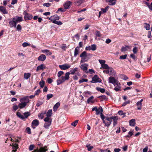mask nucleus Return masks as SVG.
<instances>
[{"instance_id": "21", "label": "nucleus", "mask_w": 152, "mask_h": 152, "mask_svg": "<svg viewBox=\"0 0 152 152\" xmlns=\"http://www.w3.org/2000/svg\"><path fill=\"white\" fill-rule=\"evenodd\" d=\"M132 46H126L125 47H123L121 49V51L122 52H125L128 49H130L131 48Z\"/></svg>"}, {"instance_id": "46", "label": "nucleus", "mask_w": 152, "mask_h": 152, "mask_svg": "<svg viewBox=\"0 0 152 152\" xmlns=\"http://www.w3.org/2000/svg\"><path fill=\"white\" fill-rule=\"evenodd\" d=\"M102 66V67L103 68L105 69H108V68H109L110 67H109V66L107 64H105L102 65V66Z\"/></svg>"}, {"instance_id": "43", "label": "nucleus", "mask_w": 152, "mask_h": 152, "mask_svg": "<svg viewBox=\"0 0 152 152\" xmlns=\"http://www.w3.org/2000/svg\"><path fill=\"white\" fill-rule=\"evenodd\" d=\"M86 146L88 148V151H91L93 148V147L90 146V144H87Z\"/></svg>"}, {"instance_id": "40", "label": "nucleus", "mask_w": 152, "mask_h": 152, "mask_svg": "<svg viewBox=\"0 0 152 152\" xmlns=\"http://www.w3.org/2000/svg\"><path fill=\"white\" fill-rule=\"evenodd\" d=\"M144 25H145L144 27L147 30H149L150 28V25L146 23H145Z\"/></svg>"}, {"instance_id": "49", "label": "nucleus", "mask_w": 152, "mask_h": 152, "mask_svg": "<svg viewBox=\"0 0 152 152\" xmlns=\"http://www.w3.org/2000/svg\"><path fill=\"white\" fill-rule=\"evenodd\" d=\"M61 48L64 50H66V48H67V47L66 44H63L61 46Z\"/></svg>"}, {"instance_id": "57", "label": "nucleus", "mask_w": 152, "mask_h": 152, "mask_svg": "<svg viewBox=\"0 0 152 152\" xmlns=\"http://www.w3.org/2000/svg\"><path fill=\"white\" fill-rule=\"evenodd\" d=\"M128 134L129 135H126V137H129L130 136H132L133 135V131H130L128 133Z\"/></svg>"}, {"instance_id": "1", "label": "nucleus", "mask_w": 152, "mask_h": 152, "mask_svg": "<svg viewBox=\"0 0 152 152\" xmlns=\"http://www.w3.org/2000/svg\"><path fill=\"white\" fill-rule=\"evenodd\" d=\"M92 55L90 53L87 54L86 51H84L80 55L81 59L80 63H83L87 61L90 58L89 56H91Z\"/></svg>"}, {"instance_id": "60", "label": "nucleus", "mask_w": 152, "mask_h": 152, "mask_svg": "<svg viewBox=\"0 0 152 152\" xmlns=\"http://www.w3.org/2000/svg\"><path fill=\"white\" fill-rule=\"evenodd\" d=\"M34 148V146L33 145H30L29 148V149L30 151L32 150Z\"/></svg>"}, {"instance_id": "7", "label": "nucleus", "mask_w": 152, "mask_h": 152, "mask_svg": "<svg viewBox=\"0 0 152 152\" xmlns=\"http://www.w3.org/2000/svg\"><path fill=\"white\" fill-rule=\"evenodd\" d=\"M59 67L61 70H66L70 67L71 66L69 64H64L59 65Z\"/></svg>"}, {"instance_id": "51", "label": "nucleus", "mask_w": 152, "mask_h": 152, "mask_svg": "<svg viewBox=\"0 0 152 152\" xmlns=\"http://www.w3.org/2000/svg\"><path fill=\"white\" fill-rule=\"evenodd\" d=\"M53 96V95L52 94H48L47 95V99L48 100L50 98L52 97Z\"/></svg>"}, {"instance_id": "52", "label": "nucleus", "mask_w": 152, "mask_h": 152, "mask_svg": "<svg viewBox=\"0 0 152 152\" xmlns=\"http://www.w3.org/2000/svg\"><path fill=\"white\" fill-rule=\"evenodd\" d=\"M30 44L26 42H25L22 44V46L23 47H25L28 46H30Z\"/></svg>"}, {"instance_id": "54", "label": "nucleus", "mask_w": 152, "mask_h": 152, "mask_svg": "<svg viewBox=\"0 0 152 152\" xmlns=\"http://www.w3.org/2000/svg\"><path fill=\"white\" fill-rule=\"evenodd\" d=\"M88 81V80L87 79H83L81 80H79V82L80 83H81L85 82H87Z\"/></svg>"}, {"instance_id": "48", "label": "nucleus", "mask_w": 152, "mask_h": 152, "mask_svg": "<svg viewBox=\"0 0 152 152\" xmlns=\"http://www.w3.org/2000/svg\"><path fill=\"white\" fill-rule=\"evenodd\" d=\"M76 74L77 75H75L74 76H73V79L74 80H77L78 78V77H77V76H80V74L79 73V72L77 73V74Z\"/></svg>"}, {"instance_id": "34", "label": "nucleus", "mask_w": 152, "mask_h": 152, "mask_svg": "<svg viewBox=\"0 0 152 152\" xmlns=\"http://www.w3.org/2000/svg\"><path fill=\"white\" fill-rule=\"evenodd\" d=\"M44 121L45 122L51 123L52 120L50 117H47L44 119Z\"/></svg>"}, {"instance_id": "28", "label": "nucleus", "mask_w": 152, "mask_h": 152, "mask_svg": "<svg viewBox=\"0 0 152 152\" xmlns=\"http://www.w3.org/2000/svg\"><path fill=\"white\" fill-rule=\"evenodd\" d=\"M46 113V111H44L40 113H39L38 115V116L39 118H40L41 119H42L44 116V115Z\"/></svg>"}, {"instance_id": "2", "label": "nucleus", "mask_w": 152, "mask_h": 152, "mask_svg": "<svg viewBox=\"0 0 152 152\" xmlns=\"http://www.w3.org/2000/svg\"><path fill=\"white\" fill-rule=\"evenodd\" d=\"M29 101V99L27 97H25L21 99H20L21 103L18 104L19 108L22 109L25 107Z\"/></svg>"}, {"instance_id": "63", "label": "nucleus", "mask_w": 152, "mask_h": 152, "mask_svg": "<svg viewBox=\"0 0 152 152\" xmlns=\"http://www.w3.org/2000/svg\"><path fill=\"white\" fill-rule=\"evenodd\" d=\"M18 108H19L18 105V106L17 105H15L13 107V109L15 110H17Z\"/></svg>"}, {"instance_id": "25", "label": "nucleus", "mask_w": 152, "mask_h": 152, "mask_svg": "<svg viewBox=\"0 0 152 152\" xmlns=\"http://www.w3.org/2000/svg\"><path fill=\"white\" fill-rule=\"evenodd\" d=\"M94 98V96H92L89 98L87 100V103L89 104L90 103H94V101L93 100Z\"/></svg>"}, {"instance_id": "42", "label": "nucleus", "mask_w": 152, "mask_h": 152, "mask_svg": "<svg viewBox=\"0 0 152 152\" xmlns=\"http://www.w3.org/2000/svg\"><path fill=\"white\" fill-rule=\"evenodd\" d=\"M52 110H49L47 113V116L48 117H50L52 115Z\"/></svg>"}, {"instance_id": "61", "label": "nucleus", "mask_w": 152, "mask_h": 152, "mask_svg": "<svg viewBox=\"0 0 152 152\" xmlns=\"http://www.w3.org/2000/svg\"><path fill=\"white\" fill-rule=\"evenodd\" d=\"M26 130L28 134H31V129L30 128L27 127L26 128Z\"/></svg>"}, {"instance_id": "8", "label": "nucleus", "mask_w": 152, "mask_h": 152, "mask_svg": "<svg viewBox=\"0 0 152 152\" xmlns=\"http://www.w3.org/2000/svg\"><path fill=\"white\" fill-rule=\"evenodd\" d=\"M101 79L99 78L98 76L95 75L92 77L91 82L93 83H96L98 82H100Z\"/></svg>"}, {"instance_id": "64", "label": "nucleus", "mask_w": 152, "mask_h": 152, "mask_svg": "<svg viewBox=\"0 0 152 152\" xmlns=\"http://www.w3.org/2000/svg\"><path fill=\"white\" fill-rule=\"evenodd\" d=\"M137 49L136 47H134L133 50V51L134 54L136 53L137 52Z\"/></svg>"}, {"instance_id": "23", "label": "nucleus", "mask_w": 152, "mask_h": 152, "mask_svg": "<svg viewBox=\"0 0 152 152\" xmlns=\"http://www.w3.org/2000/svg\"><path fill=\"white\" fill-rule=\"evenodd\" d=\"M78 68L77 67H75L74 69H71L70 70V74L71 75H74L77 72L78 73Z\"/></svg>"}, {"instance_id": "5", "label": "nucleus", "mask_w": 152, "mask_h": 152, "mask_svg": "<svg viewBox=\"0 0 152 152\" xmlns=\"http://www.w3.org/2000/svg\"><path fill=\"white\" fill-rule=\"evenodd\" d=\"M108 82L109 83H111L113 84L114 86H115V85H119V83L113 77H109L108 78Z\"/></svg>"}, {"instance_id": "14", "label": "nucleus", "mask_w": 152, "mask_h": 152, "mask_svg": "<svg viewBox=\"0 0 152 152\" xmlns=\"http://www.w3.org/2000/svg\"><path fill=\"white\" fill-rule=\"evenodd\" d=\"M46 67L45 65L43 64H41L37 67L36 71L37 72H38L40 70H43Z\"/></svg>"}, {"instance_id": "47", "label": "nucleus", "mask_w": 152, "mask_h": 152, "mask_svg": "<svg viewBox=\"0 0 152 152\" xmlns=\"http://www.w3.org/2000/svg\"><path fill=\"white\" fill-rule=\"evenodd\" d=\"M78 120H76L74 122L72 123L71 125L72 126H74V127H75L76 125H77V124L78 123Z\"/></svg>"}, {"instance_id": "41", "label": "nucleus", "mask_w": 152, "mask_h": 152, "mask_svg": "<svg viewBox=\"0 0 152 152\" xmlns=\"http://www.w3.org/2000/svg\"><path fill=\"white\" fill-rule=\"evenodd\" d=\"M96 89L98 91H100L102 93H104L105 91V90L104 88H102L99 87H97L96 88Z\"/></svg>"}, {"instance_id": "39", "label": "nucleus", "mask_w": 152, "mask_h": 152, "mask_svg": "<svg viewBox=\"0 0 152 152\" xmlns=\"http://www.w3.org/2000/svg\"><path fill=\"white\" fill-rule=\"evenodd\" d=\"M83 3L82 0H77L75 2V4L77 6L80 5Z\"/></svg>"}, {"instance_id": "59", "label": "nucleus", "mask_w": 152, "mask_h": 152, "mask_svg": "<svg viewBox=\"0 0 152 152\" xmlns=\"http://www.w3.org/2000/svg\"><path fill=\"white\" fill-rule=\"evenodd\" d=\"M99 62L100 63V64H101V66H102V65H103V64H104L105 62L104 60H99Z\"/></svg>"}, {"instance_id": "3", "label": "nucleus", "mask_w": 152, "mask_h": 152, "mask_svg": "<svg viewBox=\"0 0 152 152\" xmlns=\"http://www.w3.org/2000/svg\"><path fill=\"white\" fill-rule=\"evenodd\" d=\"M16 115H17L20 118L24 120L25 119L27 118L30 115L31 113L29 112H26L23 113L24 116L20 113L17 112Z\"/></svg>"}, {"instance_id": "53", "label": "nucleus", "mask_w": 152, "mask_h": 152, "mask_svg": "<svg viewBox=\"0 0 152 152\" xmlns=\"http://www.w3.org/2000/svg\"><path fill=\"white\" fill-rule=\"evenodd\" d=\"M127 55L125 54L124 55H122L120 56V59H126L127 57Z\"/></svg>"}, {"instance_id": "30", "label": "nucleus", "mask_w": 152, "mask_h": 152, "mask_svg": "<svg viewBox=\"0 0 152 152\" xmlns=\"http://www.w3.org/2000/svg\"><path fill=\"white\" fill-rule=\"evenodd\" d=\"M39 121L38 120L35 119L33 120L32 123L33 125L35 126H37L39 124Z\"/></svg>"}, {"instance_id": "16", "label": "nucleus", "mask_w": 152, "mask_h": 152, "mask_svg": "<svg viewBox=\"0 0 152 152\" xmlns=\"http://www.w3.org/2000/svg\"><path fill=\"white\" fill-rule=\"evenodd\" d=\"M12 19L15 20L16 23L20 22L23 21V18L21 17L16 16L15 17L13 18Z\"/></svg>"}, {"instance_id": "11", "label": "nucleus", "mask_w": 152, "mask_h": 152, "mask_svg": "<svg viewBox=\"0 0 152 152\" xmlns=\"http://www.w3.org/2000/svg\"><path fill=\"white\" fill-rule=\"evenodd\" d=\"M88 65L87 64L84 63L81 65L80 66V68L83 71L86 72L88 70Z\"/></svg>"}, {"instance_id": "50", "label": "nucleus", "mask_w": 152, "mask_h": 152, "mask_svg": "<svg viewBox=\"0 0 152 152\" xmlns=\"http://www.w3.org/2000/svg\"><path fill=\"white\" fill-rule=\"evenodd\" d=\"M64 73L63 71H59L58 72L57 76L58 77H60L61 75H62Z\"/></svg>"}, {"instance_id": "10", "label": "nucleus", "mask_w": 152, "mask_h": 152, "mask_svg": "<svg viewBox=\"0 0 152 152\" xmlns=\"http://www.w3.org/2000/svg\"><path fill=\"white\" fill-rule=\"evenodd\" d=\"M105 120L107 121H109L110 122L108 123H106V121L104 120V119H102L103 122L105 124V126H106L108 127L111 124V121L110 118H109V117H106Z\"/></svg>"}, {"instance_id": "58", "label": "nucleus", "mask_w": 152, "mask_h": 152, "mask_svg": "<svg viewBox=\"0 0 152 152\" xmlns=\"http://www.w3.org/2000/svg\"><path fill=\"white\" fill-rule=\"evenodd\" d=\"M40 93V91L39 90H37L35 91L34 95H37Z\"/></svg>"}, {"instance_id": "27", "label": "nucleus", "mask_w": 152, "mask_h": 152, "mask_svg": "<svg viewBox=\"0 0 152 152\" xmlns=\"http://www.w3.org/2000/svg\"><path fill=\"white\" fill-rule=\"evenodd\" d=\"M96 114L97 115L99 114L100 113L101 114V113H102L103 112V109L102 107H99L98 109L97 110H96Z\"/></svg>"}, {"instance_id": "38", "label": "nucleus", "mask_w": 152, "mask_h": 152, "mask_svg": "<svg viewBox=\"0 0 152 152\" xmlns=\"http://www.w3.org/2000/svg\"><path fill=\"white\" fill-rule=\"evenodd\" d=\"M120 84L119 83V85H116L117 86H116L115 85V87L114 88V90L117 91H120L121 87L120 86Z\"/></svg>"}, {"instance_id": "32", "label": "nucleus", "mask_w": 152, "mask_h": 152, "mask_svg": "<svg viewBox=\"0 0 152 152\" xmlns=\"http://www.w3.org/2000/svg\"><path fill=\"white\" fill-rule=\"evenodd\" d=\"M12 152H16L17 149L18 148V145L16 144H15L14 145L12 144Z\"/></svg>"}, {"instance_id": "15", "label": "nucleus", "mask_w": 152, "mask_h": 152, "mask_svg": "<svg viewBox=\"0 0 152 152\" xmlns=\"http://www.w3.org/2000/svg\"><path fill=\"white\" fill-rule=\"evenodd\" d=\"M46 147L44 148L42 147L39 149H36L32 152H46L47 149H46Z\"/></svg>"}, {"instance_id": "9", "label": "nucleus", "mask_w": 152, "mask_h": 152, "mask_svg": "<svg viewBox=\"0 0 152 152\" xmlns=\"http://www.w3.org/2000/svg\"><path fill=\"white\" fill-rule=\"evenodd\" d=\"M24 18L26 20H29L31 19L33 16L31 14L27 13L26 11H25L24 12Z\"/></svg>"}, {"instance_id": "55", "label": "nucleus", "mask_w": 152, "mask_h": 152, "mask_svg": "<svg viewBox=\"0 0 152 152\" xmlns=\"http://www.w3.org/2000/svg\"><path fill=\"white\" fill-rule=\"evenodd\" d=\"M43 104V102L41 101H38L36 104V106L37 107H39Z\"/></svg>"}, {"instance_id": "18", "label": "nucleus", "mask_w": 152, "mask_h": 152, "mask_svg": "<svg viewBox=\"0 0 152 152\" xmlns=\"http://www.w3.org/2000/svg\"><path fill=\"white\" fill-rule=\"evenodd\" d=\"M0 11L2 12L4 14H7L8 12L6 8L3 6H0Z\"/></svg>"}, {"instance_id": "13", "label": "nucleus", "mask_w": 152, "mask_h": 152, "mask_svg": "<svg viewBox=\"0 0 152 152\" xmlns=\"http://www.w3.org/2000/svg\"><path fill=\"white\" fill-rule=\"evenodd\" d=\"M64 76H61L60 78L58 79L57 80V85H59L65 81Z\"/></svg>"}, {"instance_id": "37", "label": "nucleus", "mask_w": 152, "mask_h": 152, "mask_svg": "<svg viewBox=\"0 0 152 152\" xmlns=\"http://www.w3.org/2000/svg\"><path fill=\"white\" fill-rule=\"evenodd\" d=\"M52 22L53 23L56 24L58 25H61L62 24V22L59 21L54 20L52 21Z\"/></svg>"}, {"instance_id": "44", "label": "nucleus", "mask_w": 152, "mask_h": 152, "mask_svg": "<svg viewBox=\"0 0 152 152\" xmlns=\"http://www.w3.org/2000/svg\"><path fill=\"white\" fill-rule=\"evenodd\" d=\"M51 123L45 122L44 125V127L46 129L48 128L49 126L51 125Z\"/></svg>"}, {"instance_id": "24", "label": "nucleus", "mask_w": 152, "mask_h": 152, "mask_svg": "<svg viewBox=\"0 0 152 152\" xmlns=\"http://www.w3.org/2000/svg\"><path fill=\"white\" fill-rule=\"evenodd\" d=\"M79 48L78 47H77L75 48L74 53V57H76L77 55L79 54Z\"/></svg>"}, {"instance_id": "36", "label": "nucleus", "mask_w": 152, "mask_h": 152, "mask_svg": "<svg viewBox=\"0 0 152 152\" xmlns=\"http://www.w3.org/2000/svg\"><path fill=\"white\" fill-rule=\"evenodd\" d=\"M108 1L109 3V4L111 5H115L116 3V0H109Z\"/></svg>"}, {"instance_id": "31", "label": "nucleus", "mask_w": 152, "mask_h": 152, "mask_svg": "<svg viewBox=\"0 0 152 152\" xmlns=\"http://www.w3.org/2000/svg\"><path fill=\"white\" fill-rule=\"evenodd\" d=\"M136 105L137 106V109L138 110H140L142 107V103H141L137 102L136 103Z\"/></svg>"}, {"instance_id": "56", "label": "nucleus", "mask_w": 152, "mask_h": 152, "mask_svg": "<svg viewBox=\"0 0 152 152\" xmlns=\"http://www.w3.org/2000/svg\"><path fill=\"white\" fill-rule=\"evenodd\" d=\"M94 71L92 69H89L88 71L87 70V72H86V73H90V74H92L93 73H94Z\"/></svg>"}, {"instance_id": "6", "label": "nucleus", "mask_w": 152, "mask_h": 152, "mask_svg": "<svg viewBox=\"0 0 152 152\" xmlns=\"http://www.w3.org/2000/svg\"><path fill=\"white\" fill-rule=\"evenodd\" d=\"M96 49V46L95 44L92 45L91 46L88 45L86 47L85 49L86 50L95 51Z\"/></svg>"}, {"instance_id": "22", "label": "nucleus", "mask_w": 152, "mask_h": 152, "mask_svg": "<svg viewBox=\"0 0 152 152\" xmlns=\"http://www.w3.org/2000/svg\"><path fill=\"white\" fill-rule=\"evenodd\" d=\"M42 52L43 53H47V55H50L52 54V53L49 50L46 49L41 50Z\"/></svg>"}, {"instance_id": "12", "label": "nucleus", "mask_w": 152, "mask_h": 152, "mask_svg": "<svg viewBox=\"0 0 152 152\" xmlns=\"http://www.w3.org/2000/svg\"><path fill=\"white\" fill-rule=\"evenodd\" d=\"M109 118H110L111 123L112 122V120H113V126H115V125L117 124V120L118 118L117 116H112L110 117H109Z\"/></svg>"}, {"instance_id": "45", "label": "nucleus", "mask_w": 152, "mask_h": 152, "mask_svg": "<svg viewBox=\"0 0 152 152\" xmlns=\"http://www.w3.org/2000/svg\"><path fill=\"white\" fill-rule=\"evenodd\" d=\"M39 85L41 88H43L45 85V82L42 80L39 83Z\"/></svg>"}, {"instance_id": "35", "label": "nucleus", "mask_w": 152, "mask_h": 152, "mask_svg": "<svg viewBox=\"0 0 152 152\" xmlns=\"http://www.w3.org/2000/svg\"><path fill=\"white\" fill-rule=\"evenodd\" d=\"M135 124V120L132 119L129 121V125L131 126H134Z\"/></svg>"}, {"instance_id": "20", "label": "nucleus", "mask_w": 152, "mask_h": 152, "mask_svg": "<svg viewBox=\"0 0 152 152\" xmlns=\"http://www.w3.org/2000/svg\"><path fill=\"white\" fill-rule=\"evenodd\" d=\"M46 58L45 55L42 54L38 58V61H45Z\"/></svg>"}, {"instance_id": "17", "label": "nucleus", "mask_w": 152, "mask_h": 152, "mask_svg": "<svg viewBox=\"0 0 152 152\" xmlns=\"http://www.w3.org/2000/svg\"><path fill=\"white\" fill-rule=\"evenodd\" d=\"M9 23L11 27H16L17 23L15 20L12 19V20H11L9 22Z\"/></svg>"}, {"instance_id": "62", "label": "nucleus", "mask_w": 152, "mask_h": 152, "mask_svg": "<svg viewBox=\"0 0 152 152\" xmlns=\"http://www.w3.org/2000/svg\"><path fill=\"white\" fill-rule=\"evenodd\" d=\"M21 29L22 28L21 25L20 24L18 25L17 27V30L18 31L21 30Z\"/></svg>"}, {"instance_id": "26", "label": "nucleus", "mask_w": 152, "mask_h": 152, "mask_svg": "<svg viewBox=\"0 0 152 152\" xmlns=\"http://www.w3.org/2000/svg\"><path fill=\"white\" fill-rule=\"evenodd\" d=\"M60 106V103L59 102L57 103L53 106V110L55 112L56 111Z\"/></svg>"}, {"instance_id": "4", "label": "nucleus", "mask_w": 152, "mask_h": 152, "mask_svg": "<svg viewBox=\"0 0 152 152\" xmlns=\"http://www.w3.org/2000/svg\"><path fill=\"white\" fill-rule=\"evenodd\" d=\"M103 72H105L107 74H109L110 75L115 76V72L114 69L111 67H110L107 70H104Z\"/></svg>"}, {"instance_id": "33", "label": "nucleus", "mask_w": 152, "mask_h": 152, "mask_svg": "<svg viewBox=\"0 0 152 152\" xmlns=\"http://www.w3.org/2000/svg\"><path fill=\"white\" fill-rule=\"evenodd\" d=\"M70 74V73L69 72H67L65 73V76H64L65 80H68L69 79Z\"/></svg>"}, {"instance_id": "29", "label": "nucleus", "mask_w": 152, "mask_h": 152, "mask_svg": "<svg viewBox=\"0 0 152 152\" xmlns=\"http://www.w3.org/2000/svg\"><path fill=\"white\" fill-rule=\"evenodd\" d=\"M31 75V74L30 73H25L24 74V78L26 80L28 79Z\"/></svg>"}, {"instance_id": "19", "label": "nucleus", "mask_w": 152, "mask_h": 152, "mask_svg": "<svg viewBox=\"0 0 152 152\" xmlns=\"http://www.w3.org/2000/svg\"><path fill=\"white\" fill-rule=\"evenodd\" d=\"M72 3L69 1H67L64 4V6L66 9H68L70 7Z\"/></svg>"}]
</instances>
